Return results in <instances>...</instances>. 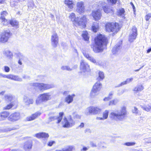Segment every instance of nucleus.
Masks as SVG:
<instances>
[{
    "mask_svg": "<svg viewBox=\"0 0 151 151\" xmlns=\"http://www.w3.org/2000/svg\"><path fill=\"white\" fill-rule=\"evenodd\" d=\"M94 42L92 44L91 48L95 53L103 51L109 43V39L104 34L99 33L94 38Z\"/></svg>",
    "mask_w": 151,
    "mask_h": 151,
    "instance_id": "obj_1",
    "label": "nucleus"
},
{
    "mask_svg": "<svg viewBox=\"0 0 151 151\" xmlns=\"http://www.w3.org/2000/svg\"><path fill=\"white\" fill-rule=\"evenodd\" d=\"M69 17L74 26L80 27L82 29L86 27L88 19L86 15H83L80 17H76L75 13L73 12L70 14Z\"/></svg>",
    "mask_w": 151,
    "mask_h": 151,
    "instance_id": "obj_2",
    "label": "nucleus"
},
{
    "mask_svg": "<svg viewBox=\"0 0 151 151\" xmlns=\"http://www.w3.org/2000/svg\"><path fill=\"white\" fill-rule=\"evenodd\" d=\"M127 108L125 106L121 107L120 111L117 110L111 112L110 118L112 120L115 121H122L127 116Z\"/></svg>",
    "mask_w": 151,
    "mask_h": 151,
    "instance_id": "obj_3",
    "label": "nucleus"
},
{
    "mask_svg": "<svg viewBox=\"0 0 151 151\" xmlns=\"http://www.w3.org/2000/svg\"><path fill=\"white\" fill-rule=\"evenodd\" d=\"M121 25L117 22H107L104 26L105 31L108 32H112L113 35L116 34L120 30Z\"/></svg>",
    "mask_w": 151,
    "mask_h": 151,
    "instance_id": "obj_4",
    "label": "nucleus"
},
{
    "mask_svg": "<svg viewBox=\"0 0 151 151\" xmlns=\"http://www.w3.org/2000/svg\"><path fill=\"white\" fill-rule=\"evenodd\" d=\"M12 35V33L10 30H4L0 35V43H5L7 42Z\"/></svg>",
    "mask_w": 151,
    "mask_h": 151,
    "instance_id": "obj_5",
    "label": "nucleus"
},
{
    "mask_svg": "<svg viewBox=\"0 0 151 151\" xmlns=\"http://www.w3.org/2000/svg\"><path fill=\"white\" fill-rule=\"evenodd\" d=\"M102 85L100 82H97L93 86L90 93V96L93 97L97 95L102 88Z\"/></svg>",
    "mask_w": 151,
    "mask_h": 151,
    "instance_id": "obj_6",
    "label": "nucleus"
},
{
    "mask_svg": "<svg viewBox=\"0 0 151 151\" xmlns=\"http://www.w3.org/2000/svg\"><path fill=\"white\" fill-rule=\"evenodd\" d=\"M32 86L34 89L38 88L40 91L46 90L53 87V86L51 85L43 83H33Z\"/></svg>",
    "mask_w": 151,
    "mask_h": 151,
    "instance_id": "obj_7",
    "label": "nucleus"
},
{
    "mask_svg": "<svg viewBox=\"0 0 151 151\" xmlns=\"http://www.w3.org/2000/svg\"><path fill=\"white\" fill-rule=\"evenodd\" d=\"M76 11L79 14L84 13L85 11V4L84 1H78L76 4Z\"/></svg>",
    "mask_w": 151,
    "mask_h": 151,
    "instance_id": "obj_8",
    "label": "nucleus"
},
{
    "mask_svg": "<svg viewBox=\"0 0 151 151\" xmlns=\"http://www.w3.org/2000/svg\"><path fill=\"white\" fill-rule=\"evenodd\" d=\"M62 123L63 124V127L64 128H69L71 127L74 124L73 120L71 117L68 119L64 117Z\"/></svg>",
    "mask_w": 151,
    "mask_h": 151,
    "instance_id": "obj_9",
    "label": "nucleus"
},
{
    "mask_svg": "<svg viewBox=\"0 0 151 151\" xmlns=\"http://www.w3.org/2000/svg\"><path fill=\"white\" fill-rule=\"evenodd\" d=\"M132 33L129 36V41L131 42L136 39L137 35V29L135 26H133L131 29Z\"/></svg>",
    "mask_w": 151,
    "mask_h": 151,
    "instance_id": "obj_10",
    "label": "nucleus"
},
{
    "mask_svg": "<svg viewBox=\"0 0 151 151\" xmlns=\"http://www.w3.org/2000/svg\"><path fill=\"white\" fill-rule=\"evenodd\" d=\"M88 112L90 114L95 115L99 114L101 111V109L98 106H90L87 108Z\"/></svg>",
    "mask_w": 151,
    "mask_h": 151,
    "instance_id": "obj_11",
    "label": "nucleus"
},
{
    "mask_svg": "<svg viewBox=\"0 0 151 151\" xmlns=\"http://www.w3.org/2000/svg\"><path fill=\"white\" fill-rule=\"evenodd\" d=\"M91 14L94 20L96 21L100 20L102 16L101 10L99 9L92 11Z\"/></svg>",
    "mask_w": 151,
    "mask_h": 151,
    "instance_id": "obj_12",
    "label": "nucleus"
},
{
    "mask_svg": "<svg viewBox=\"0 0 151 151\" xmlns=\"http://www.w3.org/2000/svg\"><path fill=\"white\" fill-rule=\"evenodd\" d=\"M104 12L106 14H110L111 15L114 14L115 10L113 7H110L109 6L104 5L102 7Z\"/></svg>",
    "mask_w": 151,
    "mask_h": 151,
    "instance_id": "obj_13",
    "label": "nucleus"
},
{
    "mask_svg": "<svg viewBox=\"0 0 151 151\" xmlns=\"http://www.w3.org/2000/svg\"><path fill=\"white\" fill-rule=\"evenodd\" d=\"M80 68L81 70L83 72H85L90 69V66L88 63L82 60L80 63Z\"/></svg>",
    "mask_w": 151,
    "mask_h": 151,
    "instance_id": "obj_14",
    "label": "nucleus"
},
{
    "mask_svg": "<svg viewBox=\"0 0 151 151\" xmlns=\"http://www.w3.org/2000/svg\"><path fill=\"white\" fill-rule=\"evenodd\" d=\"M20 117V114L17 112L12 114L9 117V120L12 122H14L19 120Z\"/></svg>",
    "mask_w": 151,
    "mask_h": 151,
    "instance_id": "obj_15",
    "label": "nucleus"
},
{
    "mask_svg": "<svg viewBox=\"0 0 151 151\" xmlns=\"http://www.w3.org/2000/svg\"><path fill=\"white\" fill-rule=\"evenodd\" d=\"M51 41L52 46L54 47H56L58 42V37L57 33H55L52 36Z\"/></svg>",
    "mask_w": 151,
    "mask_h": 151,
    "instance_id": "obj_16",
    "label": "nucleus"
},
{
    "mask_svg": "<svg viewBox=\"0 0 151 151\" xmlns=\"http://www.w3.org/2000/svg\"><path fill=\"white\" fill-rule=\"evenodd\" d=\"M42 102L46 101L51 99L50 95L48 93H44L40 95Z\"/></svg>",
    "mask_w": 151,
    "mask_h": 151,
    "instance_id": "obj_17",
    "label": "nucleus"
},
{
    "mask_svg": "<svg viewBox=\"0 0 151 151\" xmlns=\"http://www.w3.org/2000/svg\"><path fill=\"white\" fill-rule=\"evenodd\" d=\"M32 141H28L24 142L23 149L25 151H28L32 148Z\"/></svg>",
    "mask_w": 151,
    "mask_h": 151,
    "instance_id": "obj_18",
    "label": "nucleus"
},
{
    "mask_svg": "<svg viewBox=\"0 0 151 151\" xmlns=\"http://www.w3.org/2000/svg\"><path fill=\"white\" fill-rule=\"evenodd\" d=\"M8 14L7 12L6 11H3L1 12V16L0 17V19L1 20L2 22L4 24H7L8 23V20L5 18V17Z\"/></svg>",
    "mask_w": 151,
    "mask_h": 151,
    "instance_id": "obj_19",
    "label": "nucleus"
},
{
    "mask_svg": "<svg viewBox=\"0 0 151 151\" xmlns=\"http://www.w3.org/2000/svg\"><path fill=\"white\" fill-rule=\"evenodd\" d=\"M10 116V113L9 111H4L1 112L0 113V118L1 120H5Z\"/></svg>",
    "mask_w": 151,
    "mask_h": 151,
    "instance_id": "obj_20",
    "label": "nucleus"
},
{
    "mask_svg": "<svg viewBox=\"0 0 151 151\" xmlns=\"http://www.w3.org/2000/svg\"><path fill=\"white\" fill-rule=\"evenodd\" d=\"M75 96L74 94L71 95H68L66 96L65 99V101L68 104H69L72 103L73 100V98Z\"/></svg>",
    "mask_w": 151,
    "mask_h": 151,
    "instance_id": "obj_21",
    "label": "nucleus"
},
{
    "mask_svg": "<svg viewBox=\"0 0 151 151\" xmlns=\"http://www.w3.org/2000/svg\"><path fill=\"white\" fill-rule=\"evenodd\" d=\"M41 113L40 112H36L32 114L31 116L27 117V120L28 121H31L34 120L40 116Z\"/></svg>",
    "mask_w": 151,
    "mask_h": 151,
    "instance_id": "obj_22",
    "label": "nucleus"
},
{
    "mask_svg": "<svg viewBox=\"0 0 151 151\" xmlns=\"http://www.w3.org/2000/svg\"><path fill=\"white\" fill-rule=\"evenodd\" d=\"M36 137L38 139L46 138L49 137V135L45 132H40L35 134Z\"/></svg>",
    "mask_w": 151,
    "mask_h": 151,
    "instance_id": "obj_23",
    "label": "nucleus"
},
{
    "mask_svg": "<svg viewBox=\"0 0 151 151\" xmlns=\"http://www.w3.org/2000/svg\"><path fill=\"white\" fill-rule=\"evenodd\" d=\"M64 3L70 9H72L74 5V4L73 0H65Z\"/></svg>",
    "mask_w": 151,
    "mask_h": 151,
    "instance_id": "obj_24",
    "label": "nucleus"
},
{
    "mask_svg": "<svg viewBox=\"0 0 151 151\" xmlns=\"http://www.w3.org/2000/svg\"><path fill=\"white\" fill-rule=\"evenodd\" d=\"M83 54L86 58L89 60L90 61L93 63H96V60L91 56L90 55L87 53H86V52H83Z\"/></svg>",
    "mask_w": 151,
    "mask_h": 151,
    "instance_id": "obj_25",
    "label": "nucleus"
},
{
    "mask_svg": "<svg viewBox=\"0 0 151 151\" xmlns=\"http://www.w3.org/2000/svg\"><path fill=\"white\" fill-rule=\"evenodd\" d=\"M74 150V147L72 145H69L62 148L61 150H56L55 151H73Z\"/></svg>",
    "mask_w": 151,
    "mask_h": 151,
    "instance_id": "obj_26",
    "label": "nucleus"
},
{
    "mask_svg": "<svg viewBox=\"0 0 151 151\" xmlns=\"http://www.w3.org/2000/svg\"><path fill=\"white\" fill-rule=\"evenodd\" d=\"M81 36L85 41H89V37L88 36V33L87 31H84L83 32Z\"/></svg>",
    "mask_w": 151,
    "mask_h": 151,
    "instance_id": "obj_27",
    "label": "nucleus"
},
{
    "mask_svg": "<svg viewBox=\"0 0 151 151\" xmlns=\"http://www.w3.org/2000/svg\"><path fill=\"white\" fill-rule=\"evenodd\" d=\"M99 24L96 23L95 24H93L91 26V30L94 32H96L99 29Z\"/></svg>",
    "mask_w": 151,
    "mask_h": 151,
    "instance_id": "obj_28",
    "label": "nucleus"
},
{
    "mask_svg": "<svg viewBox=\"0 0 151 151\" xmlns=\"http://www.w3.org/2000/svg\"><path fill=\"white\" fill-rule=\"evenodd\" d=\"M144 88L142 85H140L137 86L134 89L133 91L135 93L140 91L142 90Z\"/></svg>",
    "mask_w": 151,
    "mask_h": 151,
    "instance_id": "obj_29",
    "label": "nucleus"
},
{
    "mask_svg": "<svg viewBox=\"0 0 151 151\" xmlns=\"http://www.w3.org/2000/svg\"><path fill=\"white\" fill-rule=\"evenodd\" d=\"M104 78V74L103 72L100 71L99 72V76L96 80L99 81L103 80Z\"/></svg>",
    "mask_w": 151,
    "mask_h": 151,
    "instance_id": "obj_30",
    "label": "nucleus"
},
{
    "mask_svg": "<svg viewBox=\"0 0 151 151\" xmlns=\"http://www.w3.org/2000/svg\"><path fill=\"white\" fill-rule=\"evenodd\" d=\"M9 23L13 27H17L18 26V22L14 19L10 20L9 21Z\"/></svg>",
    "mask_w": 151,
    "mask_h": 151,
    "instance_id": "obj_31",
    "label": "nucleus"
},
{
    "mask_svg": "<svg viewBox=\"0 0 151 151\" xmlns=\"http://www.w3.org/2000/svg\"><path fill=\"white\" fill-rule=\"evenodd\" d=\"M63 115L64 113L63 112H60L59 113V116L56 118L57 120V122H56L57 124H59L61 122Z\"/></svg>",
    "mask_w": 151,
    "mask_h": 151,
    "instance_id": "obj_32",
    "label": "nucleus"
},
{
    "mask_svg": "<svg viewBox=\"0 0 151 151\" xmlns=\"http://www.w3.org/2000/svg\"><path fill=\"white\" fill-rule=\"evenodd\" d=\"M14 106V104L13 102L10 103L4 107L3 109L4 110H9L11 109Z\"/></svg>",
    "mask_w": 151,
    "mask_h": 151,
    "instance_id": "obj_33",
    "label": "nucleus"
},
{
    "mask_svg": "<svg viewBox=\"0 0 151 151\" xmlns=\"http://www.w3.org/2000/svg\"><path fill=\"white\" fill-rule=\"evenodd\" d=\"M125 12V10L123 8L119 9L117 12V15L119 16L124 15Z\"/></svg>",
    "mask_w": 151,
    "mask_h": 151,
    "instance_id": "obj_34",
    "label": "nucleus"
},
{
    "mask_svg": "<svg viewBox=\"0 0 151 151\" xmlns=\"http://www.w3.org/2000/svg\"><path fill=\"white\" fill-rule=\"evenodd\" d=\"M4 99L6 101H11L13 99V97L11 95H6L4 97Z\"/></svg>",
    "mask_w": 151,
    "mask_h": 151,
    "instance_id": "obj_35",
    "label": "nucleus"
},
{
    "mask_svg": "<svg viewBox=\"0 0 151 151\" xmlns=\"http://www.w3.org/2000/svg\"><path fill=\"white\" fill-rule=\"evenodd\" d=\"M113 96V93H110L107 97H105L104 99L103 100L105 101H107L112 99Z\"/></svg>",
    "mask_w": 151,
    "mask_h": 151,
    "instance_id": "obj_36",
    "label": "nucleus"
},
{
    "mask_svg": "<svg viewBox=\"0 0 151 151\" xmlns=\"http://www.w3.org/2000/svg\"><path fill=\"white\" fill-rule=\"evenodd\" d=\"M133 79V78H129L127 79L125 81H124L121 83V85H124L125 84H127L130 82L132 81Z\"/></svg>",
    "mask_w": 151,
    "mask_h": 151,
    "instance_id": "obj_37",
    "label": "nucleus"
},
{
    "mask_svg": "<svg viewBox=\"0 0 151 151\" xmlns=\"http://www.w3.org/2000/svg\"><path fill=\"white\" fill-rule=\"evenodd\" d=\"M142 108L144 110L148 111L151 109V106L149 104L146 105L144 106H142Z\"/></svg>",
    "mask_w": 151,
    "mask_h": 151,
    "instance_id": "obj_38",
    "label": "nucleus"
},
{
    "mask_svg": "<svg viewBox=\"0 0 151 151\" xmlns=\"http://www.w3.org/2000/svg\"><path fill=\"white\" fill-rule=\"evenodd\" d=\"M117 103V100L113 99L109 101L108 105L109 106L115 105Z\"/></svg>",
    "mask_w": 151,
    "mask_h": 151,
    "instance_id": "obj_39",
    "label": "nucleus"
},
{
    "mask_svg": "<svg viewBox=\"0 0 151 151\" xmlns=\"http://www.w3.org/2000/svg\"><path fill=\"white\" fill-rule=\"evenodd\" d=\"M109 111L107 110H105L103 113V117L105 119L108 117Z\"/></svg>",
    "mask_w": 151,
    "mask_h": 151,
    "instance_id": "obj_40",
    "label": "nucleus"
},
{
    "mask_svg": "<svg viewBox=\"0 0 151 151\" xmlns=\"http://www.w3.org/2000/svg\"><path fill=\"white\" fill-rule=\"evenodd\" d=\"M6 78L15 81L17 80V77L16 76L11 75H7Z\"/></svg>",
    "mask_w": 151,
    "mask_h": 151,
    "instance_id": "obj_41",
    "label": "nucleus"
},
{
    "mask_svg": "<svg viewBox=\"0 0 151 151\" xmlns=\"http://www.w3.org/2000/svg\"><path fill=\"white\" fill-rule=\"evenodd\" d=\"M107 1L108 3L112 5L116 4L117 0H107Z\"/></svg>",
    "mask_w": 151,
    "mask_h": 151,
    "instance_id": "obj_42",
    "label": "nucleus"
},
{
    "mask_svg": "<svg viewBox=\"0 0 151 151\" xmlns=\"http://www.w3.org/2000/svg\"><path fill=\"white\" fill-rule=\"evenodd\" d=\"M61 69L63 70H66L68 71H70L72 70V69L69 66H63L61 67Z\"/></svg>",
    "mask_w": 151,
    "mask_h": 151,
    "instance_id": "obj_43",
    "label": "nucleus"
},
{
    "mask_svg": "<svg viewBox=\"0 0 151 151\" xmlns=\"http://www.w3.org/2000/svg\"><path fill=\"white\" fill-rule=\"evenodd\" d=\"M135 142H127L124 144V145L127 146H133L135 144Z\"/></svg>",
    "mask_w": 151,
    "mask_h": 151,
    "instance_id": "obj_44",
    "label": "nucleus"
},
{
    "mask_svg": "<svg viewBox=\"0 0 151 151\" xmlns=\"http://www.w3.org/2000/svg\"><path fill=\"white\" fill-rule=\"evenodd\" d=\"M145 19L146 21H149L151 18V13H149L146 15L145 16Z\"/></svg>",
    "mask_w": 151,
    "mask_h": 151,
    "instance_id": "obj_45",
    "label": "nucleus"
},
{
    "mask_svg": "<svg viewBox=\"0 0 151 151\" xmlns=\"http://www.w3.org/2000/svg\"><path fill=\"white\" fill-rule=\"evenodd\" d=\"M134 109L132 110V111L133 113L138 114V110L137 108L136 107H134Z\"/></svg>",
    "mask_w": 151,
    "mask_h": 151,
    "instance_id": "obj_46",
    "label": "nucleus"
},
{
    "mask_svg": "<svg viewBox=\"0 0 151 151\" xmlns=\"http://www.w3.org/2000/svg\"><path fill=\"white\" fill-rule=\"evenodd\" d=\"M56 119L55 116H51L49 118V121L51 122L55 120Z\"/></svg>",
    "mask_w": 151,
    "mask_h": 151,
    "instance_id": "obj_47",
    "label": "nucleus"
},
{
    "mask_svg": "<svg viewBox=\"0 0 151 151\" xmlns=\"http://www.w3.org/2000/svg\"><path fill=\"white\" fill-rule=\"evenodd\" d=\"M4 71L6 72H9L10 70L9 68L7 66H5L4 67Z\"/></svg>",
    "mask_w": 151,
    "mask_h": 151,
    "instance_id": "obj_48",
    "label": "nucleus"
},
{
    "mask_svg": "<svg viewBox=\"0 0 151 151\" xmlns=\"http://www.w3.org/2000/svg\"><path fill=\"white\" fill-rule=\"evenodd\" d=\"M55 142L54 141H50L48 142L47 145L49 146H51Z\"/></svg>",
    "mask_w": 151,
    "mask_h": 151,
    "instance_id": "obj_49",
    "label": "nucleus"
},
{
    "mask_svg": "<svg viewBox=\"0 0 151 151\" xmlns=\"http://www.w3.org/2000/svg\"><path fill=\"white\" fill-rule=\"evenodd\" d=\"M27 102L29 104H32L33 101L32 99H29L27 101Z\"/></svg>",
    "mask_w": 151,
    "mask_h": 151,
    "instance_id": "obj_50",
    "label": "nucleus"
},
{
    "mask_svg": "<svg viewBox=\"0 0 151 151\" xmlns=\"http://www.w3.org/2000/svg\"><path fill=\"white\" fill-rule=\"evenodd\" d=\"M81 118V116L78 114H76L74 116V119H80Z\"/></svg>",
    "mask_w": 151,
    "mask_h": 151,
    "instance_id": "obj_51",
    "label": "nucleus"
},
{
    "mask_svg": "<svg viewBox=\"0 0 151 151\" xmlns=\"http://www.w3.org/2000/svg\"><path fill=\"white\" fill-rule=\"evenodd\" d=\"M41 99H37L36 101V104L37 105L40 104L42 102Z\"/></svg>",
    "mask_w": 151,
    "mask_h": 151,
    "instance_id": "obj_52",
    "label": "nucleus"
},
{
    "mask_svg": "<svg viewBox=\"0 0 151 151\" xmlns=\"http://www.w3.org/2000/svg\"><path fill=\"white\" fill-rule=\"evenodd\" d=\"M130 4L132 6V8L133 9L134 11L135 12V7L134 6V5L133 4L132 2H131L130 3Z\"/></svg>",
    "mask_w": 151,
    "mask_h": 151,
    "instance_id": "obj_53",
    "label": "nucleus"
},
{
    "mask_svg": "<svg viewBox=\"0 0 151 151\" xmlns=\"http://www.w3.org/2000/svg\"><path fill=\"white\" fill-rule=\"evenodd\" d=\"M88 149V148H87L86 147H83V148L81 150V151H86Z\"/></svg>",
    "mask_w": 151,
    "mask_h": 151,
    "instance_id": "obj_54",
    "label": "nucleus"
},
{
    "mask_svg": "<svg viewBox=\"0 0 151 151\" xmlns=\"http://www.w3.org/2000/svg\"><path fill=\"white\" fill-rule=\"evenodd\" d=\"M5 1L6 0H0V4H4Z\"/></svg>",
    "mask_w": 151,
    "mask_h": 151,
    "instance_id": "obj_55",
    "label": "nucleus"
},
{
    "mask_svg": "<svg viewBox=\"0 0 151 151\" xmlns=\"http://www.w3.org/2000/svg\"><path fill=\"white\" fill-rule=\"evenodd\" d=\"M84 124L83 123H81L79 126V127H80L81 128H83L84 127Z\"/></svg>",
    "mask_w": 151,
    "mask_h": 151,
    "instance_id": "obj_56",
    "label": "nucleus"
},
{
    "mask_svg": "<svg viewBox=\"0 0 151 151\" xmlns=\"http://www.w3.org/2000/svg\"><path fill=\"white\" fill-rule=\"evenodd\" d=\"M151 51V47L150 48L148 49L147 50V53H149Z\"/></svg>",
    "mask_w": 151,
    "mask_h": 151,
    "instance_id": "obj_57",
    "label": "nucleus"
},
{
    "mask_svg": "<svg viewBox=\"0 0 151 151\" xmlns=\"http://www.w3.org/2000/svg\"><path fill=\"white\" fill-rule=\"evenodd\" d=\"M5 93V91H3L0 92V95H3Z\"/></svg>",
    "mask_w": 151,
    "mask_h": 151,
    "instance_id": "obj_58",
    "label": "nucleus"
},
{
    "mask_svg": "<svg viewBox=\"0 0 151 151\" xmlns=\"http://www.w3.org/2000/svg\"><path fill=\"white\" fill-rule=\"evenodd\" d=\"M16 1L15 2L18 3V2H20L21 1H24L25 0H15Z\"/></svg>",
    "mask_w": 151,
    "mask_h": 151,
    "instance_id": "obj_59",
    "label": "nucleus"
},
{
    "mask_svg": "<svg viewBox=\"0 0 151 151\" xmlns=\"http://www.w3.org/2000/svg\"><path fill=\"white\" fill-rule=\"evenodd\" d=\"M91 145V146L93 147H96V144H95L94 143L92 144Z\"/></svg>",
    "mask_w": 151,
    "mask_h": 151,
    "instance_id": "obj_60",
    "label": "nucleus"
},
{
    "mask_svg": "<svg viewBox=\"0 0 151 151\" xmlns=\"http://www.w3.org/2000/svg\"><path fill=\"white\" fill-rule=\"evenodd\" d=\"M18 63L20 65H22V63L21 62V61L20 60H19L18 62Z\"/></svg>",
    "mask_w": 151,
    "mask_h": 151,
    "instance_id": "obj_61",
    "label": "nucleus"
},
{
    "mask_svg": "<svg viewBox=\"0 0 151 151\" xmlns=\"http://www.w3.org/2000/svg\"><path fill=\"white\" fill-rule=\"evenodd\" d=\"M97 119L99 120H103V119H105L103 117H99L97 118Z\"/></svg>",
    "mask_w": 151,
    "mask_h": 151,
    "instance_id": "obj_62",
    "label": "nucleus"
},
{
    "mask_svg": "<svg viewBox=\"0 0 151 151\" xmlns=\"http://www.w3.org/2000/svg\"><path fill=\"white\" fill-rule=\"evenodd\" d=\"M67 93H68L67 91H65L63 92V94H67Z\"/></svg>",
    "mask_w": 151,
    "mask_h": 151,
    "instance_id": "obj_63",
    "label": "nucleus"
},
{
    "mask_svg": "<svg viewBox=\"0 0 151 151\" xmlns=\"http://www.w3.org/2000/svg\"><path fill=\"white\" fill-rule=\"evenodd\" d=\"M3 77L4 78H6L7 77V75H4L3 76Z\"/></svg>",
    "mask_w": 151,
    "mask_h": 151,
    "instance_id": "obj_64",
    "label": "nucleus"
}]
</instances>
